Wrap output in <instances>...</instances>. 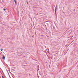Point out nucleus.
Here are the masks:
<instances>
[{
	"label": "nucleus",
	"mask_w": 78,
	"mask_h": 78,
	"mask_svg": "<svg viewBox=\"0 0 78 78\" xmlns=\"http://www.w3.org/2000/svg\"><path fill=\"white\" fill-rule=\"evenodd\" d=\"M3 49H1V51H3Z\"/></svg>",
	"instance_id": "20e7f679"
},
{
	"label": "nucleus",
	"mask_w": 78,
	"mask_h": 78,
	"mask_svg": "<svg viewBox=\"0 0 78 78\" xmlns=\"http://www.w3.org/2000/svg\"><path fill=\"white\" fill-rule=\"evenodd\" d=\"M56 9H57V6H56L55 10H56Z\"/></svg>",
	"instance_id": "7ed1b4c3"
},
{
	"label": "nucleus",
	"mask_w": 78,
	"mask_h": 78,
	"mask_svg": "<svg viewBox=\"0 0 78 78\" xmlns=\"http://www.w3.org/2000/svg\"><path fill=\"white\" fill-rule=\"evenodd\" d=\"M2 58L4 59V60H5V56L4 55L3 56Z\"/></svg>",
	"instance_id": "f257e3e1"
},
{
	"label": "nucleus",
	"mask_w": 78,
	"mask_h": 78,
	"mask_svg": "<svg viewBox=\"0 0 78 78\" xmlns=\"http://www.w3.org/2000/svg\"><path fill=\"white\" fill-rule=\"evenodd\" d=\"M2 0V2H3V0Z\"/></svg>",
	"instance_id": "6e6552de"
},
{
	"label": "nucleus",
	"mask_w": 78,
	"mask_h": 78,
	"mask_svg": "<svg viewBox=\"0 0 78 78\" xmlns=\"http://www.w3.org/2000/svg\"><path fill=\"white\" fill-rule=\"evenodd\" d=\"M4 11H6V9H3Z\"/></svg>",
	"instance_id": "0eeeda50"
},
{
	"label": "nucleus",
	"mask_w": 78,
	"mask_h": 78,
	"mask_svg": "<svg viewBox=\"0 0 78 78\" xmlns=\"http://www.w3.org/2000/svg\"><path fill=\"white\" fill-rule=\"evenodd\" d=\"M27 5H28V1H27Z\"/></svg>",
	"instance_id": "39448f33"
},
{
	"label": "nucleus",
	"mask_w": 78,
	"mask_h": 78,
	"mask_svg": "<svg viewBox=\"0 0 78 78\" xmlns=\"http://www.w3.org/2000/svg\"><path fill=\"white\" fill-rule=\"evenodd\" d=\"M14 1L15 4H16V3H17V2H16V0H14Z\"/></svg>",
	"instance_id": "f03ea898"
},
{
	"label": "nucleus",
	"mask_w": 78,
	"mask_h": 78,
	"mask_svg": "<svg viewBox=\"0 0 78 78\" xmlns=\"http://www.w3.org/2000/svg\"><path fill=\"white\" fill-rule=\"evenodd\" d=\"M56 10H55V13H56Z\"/></svg>",
	"instance_id": "423d86ee"
}]
</instances>
